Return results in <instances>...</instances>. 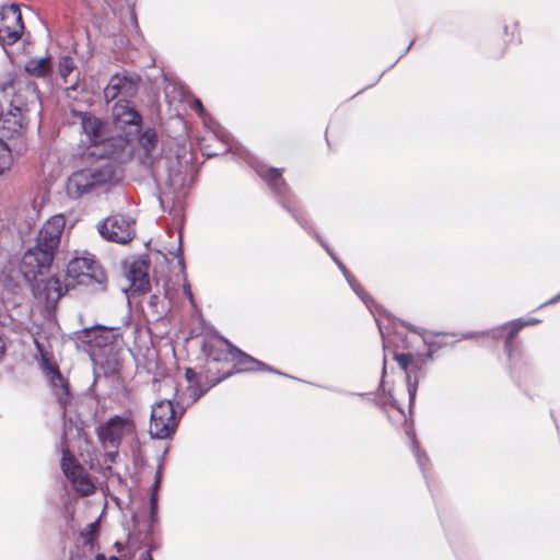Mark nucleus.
<instances>
[{
	"label": "nucleus",
	"instance_id": "nucleus-1",
	"mask_svg": "<svg viewBox=\"0 0 560 560\" xmlns=\"http://www.w3.org/2000/svg\"><path fill=\"white\" fill-rule=\"evenodd\" d=\"M34 342L37 351L40 353L42 366L49 381L52 394L59 407L62 409L63 434L61 441V469L73 488L81 495H89L94 491V485L83 467L74 458L75 453H81L83 444H86L83 423L79 417L72 412L73 396L69 390L68 382L62 377L58 368L48 360L43 345L36 338Z\"/></svg>",
	"mask_w": 560,
	"mask_h": 560
},
{
	"label": "nucleus",
	"instance_id": "nucleus-2",
	"mask_svg": "<svg viewBox=\"0 0 560 560\" xmlns=\"http://www.w3.org/2000/svg\"><path fill=\"white\" fill-rule=\"evenodd\" d=\"M138 140L136 154L140 163L150 170L156 182H165L171 187L177 188L184 184L186 163H183L178 155L171 156L166 152L156 155L158 135L148 128L139 132L135 139Z\"/></svg>",
	"mask_w": 560,
	"mask_h": 560
},
{
	"label": "nucleus",
	"instance_id": "nucleus-3",
	"mask_svg": "<svg viewBox=\"0 0 560 560\" xmlns=\"http://www.w3.org/2000/svg\"><path fill=\"white\" fill-rule=\"evenodd\" d=\"M40 114V98L35 83H28L12 97L10 109L3 116L1 128L9 138L18 141L15 151L26 148L25 131L32 116Z\"/></svg>",
	"mask_w": 560,
	"mask_h": 560
},
{
	"label": "nucleus",
	"instance_id": "nucleus-4",
	"mask_svg": "<svg viewBox=\"0 0 560 560\" xmlns=\"http://www.w3.org/2000/svg\"><path fill=\"white\" fill-rule=\"evenodd\" d=\"M401 339L400 347L410 349L407 353H395V359L399 366L406 373L407 390L410 404L413 402L417 394L418 381L423 375L422 366L431 359V347L428 346L425 338L418 331H411L405 336L397 331Z\"/></svg>",
	"mask_w": 560,
	"mask_h": 560
},
{
	"label": "nucleus",
	"instance_id": "nucleus-5",
	"mask_svg": "<svg viewBox=\"0 0 560 560\" xmlns=\"http://www.w3.org/2000/svg\"><path fill=\"white\" fill-rule=\"evenodd\" d=\"M253 167L257 175L262 178L268 185L271 187V189L275 191L276 195H278L281 198V202L284 208H287L290 212H293L291 207L288 205L287 195L289 194L288 187L284 183V180L281 177V171L279 168L269 167L264 163L255 162L253 164ZM292 215L295 218L296 221H299L305 230H307L311 234L315 236V238L318 241V243L324 247V249L328 253V255L332 258V260L337 264L338 268L343 273L345 278L347 279L348 283L352 288V290L355 292V294L363 301V303L371 310V298L368 295V293L363 290V288L354 280V278L349 273V271L346 269V267L340 262L335 255L330 252L329 247L324 243V241L320 238V236L315 233L311 228L307 226L306 222L300 220L295 213H292Z\"/></svg>",
	"mask_w": 560,
	"mask_h": 560
},
{
	"label": "nucleus",
	"instance_id": "nucleus-6",
	"mask_svg": "<svg viewBox=\"0 0 560 560\" xmlns=\"http://www.w3.org/2000/svg\"><path fill=\"white\" fill-rule=\"evenodd\" d=\"M112 118L117 144L113 145L114 148L108 154L113 155L115 161L122 162L129 159L133 152L132 141L140 131L142 118L136 108L124 100L113 106Z\"/></svg>",
	"mask_w": 560,
	"mask_h": 560
},
{
	"label": "nucleus",
	"instance_id": "nucleus-7",
	"mask_svg": "<svg viewBox=\"0 0 560 560\" xmlns=\"http://www.w3.org/2000/svg\"><path fill=\"white\" fill-rule=\"evenodd\" d=\"M92 165L74 172L68 179L67 191L71 197L79 198L95 188L108 183L114 177L109 163L110 158L103 156Z\"/></svg>",
	"mask_w": 560,
	"mask_h": 560
},
{
	"label": "nucleus",
	"instance_id": "nucleus-8",
	"mask_svg": "<svg viewBox=\"0 0 560 560\" xmlns=\"http://www.w3.org/2000/svg\"><path fill=\"white\" fill-rule=\"evenodd\" d=\"M171 399H162L152 406L150 418V434L154 439H167L174 434L179 417Z\"/></svg>",
	"mask_w": 560,
	"mask_h": 560
},
{
	"label": "nucleus",
	"instance_id": "nucleus-9",
	"mask_svg": "<svg viewBox=\"0 0 560 560\" xmlns=\"http://www.w3.org/2000/svg\"><path fill=\"white\" fill-rule=\"evenodd\" d=\"M135 220L124 214H114L97 224L100 235L118 244H127L135 235Z\"/></svg>",
	"mask_w": 560,
	"mask_h": 560
},
{
	"label": "nucleus",
	"instance_id": "nucleus-10",
	"mask_svg": "<svg viewBox=\"0 0 560 560\" xmlns=\"http://www.w3.org/2000/svg\"><path fill=\"white\" fill-rule=\"evenodd\" d=\"M135 423L129 417L115 416L98 429V438L104 447L117 448L124 438L132 436Z\"/></svg>",
	"mask_w": 560,
	"mask_h": 560
},
{
	"label": "nucleus",
	"instance_id": "nucleus-11",
	"mask_svg": "<svg viewBox=\"0 0 560 560\" xmlns=\"http://www.w3.org/2000/svg\"><path fill=\"white\" fill-rule=\"evenodd\" d=\"M23 30L24 24L19 7L0 4V43L14 44L20 39Z\"/></svg>",
	"mask_w": 560,
	"mask_h": 560
},
{
	"label": "nucleus",
	"instance_id": "nucleus-12",
	"mask_svg": "<svg viewBox=\"0 0 560 560\" xmlns=\"http://www.w3.org/2000/svg\"><path fill=\"white\" fill-rule=\"evenodd\" d=\"M67 275L73 279L88 278L98 284L106 281V275L95 260L94 255L88 252H83L69 261Z\"/></svg>",
	"mask_w": 560,
	"mask_h": 560
},
{
	"label": "nucleus",
	"instance_id": "nucleus-13",
	"mask_svg": "<svg viewBox=\"0 0 560 560\" xmlns=\"http://www.w3.org/2000/svg\"><path fill=\"white\" fill-rule=\"evenodd\" d=\"M54 259V255L37 245L27 249L21 260L20 269L26 281L36 280L37 276L45 273Z\"/></svg>",
	"mask_w": 560,
	"mask_h": 560
},
{
	"label": "nucleus",
	"instance_id": "nucleus-14",
	"mask_svg": "<svg viewBox=\"0 0 560 560\" xmlns=\"http://www.w3.org/2000/svg\"><path fill=\"white\" fill-rule=\"evenodd\" d=\"M65 226L66 219L62 214L50 217L38 231L35 245L55 256V252L60 243Z\"/></svg>",
	"mask_w": 560,
	"mask_h": 560
},
{
	"label": "nucleus",
	"instance_id": "nucleus-15",
	"mask_svg": "<svg viewBox=\"0 0 560 560\" xmlns=\"http://www.w3.org/2000/svg\"><path fill=\"white\" fill-rule=\"evenodd\" d=\"M140 78L128 72L114 74L106 88L104 96L107 102L114 101L117 96L132 97L138 91Z\"/></svg>",
	"mask_w": 560,
	"mask_h": 560
},
{
	"label": "nucleus",
	"instance_id": "nucleus-16",
	"mask_svg": "<svg viewBox=\"0 0 560 560\" xmlns=\"http://www.w3.org/2000/svg\"><path fill=\"white\" fill-rule=\"evenodd\" d=\"M81 126L83 132L86 135L88 139L94 144H103L104 152L102 154H106L107 158H113V155L108 154L107 147L112 145L110 140H105L104 138V124L96 117L91 115H83L81 119Z\"/></svg>",
	"mask_w": 560,
	"mask_h": 560
},
{
	"label": "nucleus",
	"instance_id": "nucleus-17",
	"mask_svg": "<svg viewBox=\"0 0 560 560\" xmlns=\"http://www.w3.org/2000/svg\"><path fill=\"white\" fill-rule=\"evenodd\" d=\"M233 357L232 362L236 369V372H254V371H268L272 373H279L278 371L266 365L261 361L250 357L249 354L241 351L238 348L232 350Z\"/></svg>",
	"mask_w": 560,
	"mask_h": 560
},
{
	"label": "nucleus",
	"instance_id": "nucleus-18",
	"mask_svg": "<svg viewBox=\"0 0 560 560\" xmlns=\"http://www.w3.org/2000/svg\"><path fill=\"white\" fill-rule=\"evenodd\" d=\"M234 349H236V347H234L224 338H218L205 346V351L208 355V359L213 362H223L232 360V350Z\"/></svg>",
	"mask_w": 560,
	"mask_h": 560
},
{
	"label": "nucleus",
	"instance_id": "nucleus-19",
	"mask_svg": "<svg viewBox=\"0 0 560 560\" xmlns=\"http://www.w3.org/2000/svg\"><path fill=\"white\" fill-rule=\"evenodd\" d=\"M128 279L132 294H143L150 290V278L144 266L137 264L131 265Z\"/></svg>",
	"mask_w": 560,
	"mask_h": 560
},
{
	"label": "nucleus",
	"instance_id": "nucleus-20",
	"mask_svg": "<svg viewBox=\"0 0 560 560\" xmlns=\"http://www.w3.org/2000/svg\"><path fill=\"white\" fill-rule=\"evenodd\" d=\"M523 327H524V324H522V319H517V320H513L511 323L504 324L503 326L497 327V328L492 329L491 331H489L488 334H491V336L493 338H500L504 330H509L506 334L505 351L510 355L511 349H512V341H513L514 337L516 336V334L520 331V329ZM486 334L487 332H480V335H482V336ZM478 335H479V332H470V334L464 335L463 337L465 339H469V338H474Z\"/></svg>",
	"mask_w": 560,
	"mask_h": 560
},
{
	"label": "nucleus",
	"instance_id": "nucleus-21",
	"mask_svg": "<svg viewBox=\"0 0 560 560\" xmlns=\"http://www.w3.org/2000/svg\"><path fill=\"white\" fill-rule=\"evenodd\" d=\"M206 388H202L198 382L191 383L187 386L186 392L177 397L176 405L180 408V413L184 410L197 401L205 393Z\"/></svg>",
	"mask_w": 560,
	"mask_h": 560
},
{
	"label": "nucleus",
	"instance_id": "nucleus-22",
	"mask_svg": "<svg viewBox=\"0 0 560 560\" xmlns=\"http://www.w3.org/2000/svg\"><path fill=\"white\" fill-rule=\"evenodd\" d=\"M51 62L49 58H32L25 63V71L36 78H45L50 73Z\"/></svg>",
	"mask_w": 560,
	"mask_h": 560
},
{
	"label": "nucleus",
	"instance_id": "nucleus-23",
	"mask_svg": "<svg viewBox=\"0 0 560 560\" xmlns=\"http://www.w3.org/2000/svg\"><path fill=\"white\" fill-rule=\"evenodd\" d=\"M102 329L100 326H94L91 328H84L82 330L75 331V340L81 343H86L95 347L103 346V339L101 336Z\"/></svg>",
	"mask_w": 560,
	"mask_h": 560
},
{
	"label": "nucleus",
	"instance_id": "nucleus-24",
	"mask_svg": "<svg viewBox=\"0 0 560 560\" xmlns=\"http://www.w3.org/2000/svg\"><path fill=\"white\" fill-rule=\"evenodd\" d=\"M26 83L16 82L15 74L13 72H7L0 78V93L4 96H10L13 94V97L19 92L20 89H23Z\"/></svg>",
	"mask_w": 560,
	"mask_h": 560
},
{
	"label": "nucleus",
	"instance_id": "nucleus-25",
	"mask_svg": "<svg viewBox=\"0 0 560 560\" xmlns=\"http://www.w3.org/2000/svg\"><path fill=\"white\" fill-rule=\"evenodd\" d=\"M43 290L46 299L50 302L58 301L66 292L59 278L55 276L45 281Z\"/></svg>",
	"mask_w": 560,
	"mask_h": 560
},
{
	"label": "nucleus",
	"instance_id": "nucleus-26",
	"mask_svg": "<svg viewBox=\"0 0 560 560\" xmlns=\"http://www.w3.org/2000/svg\"><path fill=\"white\" fill-rule=\"evenodd\" d=\"M212 136L215 138L217 142L221 144L222 149L207 151L206 154L208 156L219 155V154L225 153L228 151H234V150H235V152L238 151V148L235 147V144L233 143L230 136L228 133H225L224 131L218 130L215 132H212Z\"/></svg>",
	"mask_w": 560,
	"mask_h": 560
},
{
	"label": "nucleus",
	"instance_id": "nucleus-27",
	"mask_svg": "<svg viewBox=\"0 0 560 560\" xmlns=\"http://www.w3.org/2000/svg\"><path fill=\"white\" fill-rule=\"evenodd\" d=\"M13 163L12 148L0 140V175L10 170Z\"/></svg>",
	"mask_w": 560,
	"mask_h": 560
},
{
	"label": "nucleus",
	"instance_id": "nucleus-28",
	"mask_svg": "<svg viewBox=\"0 0 560 560\" xmlns=\"http://www.w3.org/2000/svg\"><path fill=\"white\" fill-rule=\"evenodd\" d=\"M74 61L71 57H61L58 65V72L60 77L66 81L67 77L73 71Z\"/></svg>",
	"mask_w": 560,
	"mask_h": 560
},
{
	"label": "nucleus",
	"instance_id": "nucleus-29",
	"mask_svg": "<svg viewBox=\"0 0 560 560\" xmlns=\"http://www.w3.org/2000/svg\"><path fill=\"white\" fill-rule=\"evenodd\" d=\"M98 533V523L97 522H94V523H91L89 524L82 532V536L84 538V542L85 544H89L91 542L95 536L97 535Z\"/></svg>",
	"mask_w": 560,
	"mask_h": 560
},
{
	"label": "nucleus",
	"instance_id": "nucleus-30",
	"mask_svg": "<svg viewBox=\"0 0 560 560\" xmlns=\"http://www.w3.org/2000/svg\"><path fill=\"white\" fill-rule=\"evenodd\" d=\"M412 450H413V454H415V456L417 458V462H418L419 466L421 468H423V465H424V462L427 460V457L424 455L420 454L417 441L415 439H412Z\"/></svg>",
	"mask_w": 560,
	"mask_h": 560
},
{
	"label": "nucleus",
	"instance_id": "nucleus-31",
	"mask_svg": "<svg viewBox=\"0 0 560 560\" xmlns=\"http://www.w3.org/2000/svg\"><path fill=\"white\" fill-rule=\"evenodd\" d=\"M185 376L189 384L198 382L197 381L198 375L192 369H187Z\"/></svg>",
	"mask_w": 560,
	"mask_h": 560
},
{
	"label": "nucleus",
	"instance_id": "nucleus-32",
	"mask_svg": "<svg viewBox=\"0 0 560 560\" xmlns=\"http://www.w3.org/2000/svg\"><path fill=\"white\" fill-rule=\"evenodd\" d=\"M160 386H163V387H168L171 389H175V382L167 377V378H164L162 382H161V385Z\"/></svg>",
	"mask_w": 560,
	"mask_h": 560
},
{
	"label": "nucleus",
	"instance_id": "nucleus-33",
	"mask_svg": "<svg viewBox=\"0 0 560 560\" xmlns=\"http://www.w3.org/2000/svg\"><path fill=\"white\" fill-rule=\"evenodd\" d=\"M184 292H185V295L190 300L192 301V293L190 291V285L188 283H185L184 284Z\"/></svg>",
	"mask_w": 560,
	"mask_h": 560
},
{
	"label": "nucleus",
	"instance_id": "nucleus-34",
	"mask_svg": "<svg viewBox=\"0 0 560 560\" xmlns=\"http://www.w3.org/2000/svg\"><path fill=\"white\" fill-rule=\"evenodd\" d=\"M538 323H540V320L537 319V318H530L528 320H522V324H524V326L535 325V324H538Z\"/></svg>",
	"mask_w": 560,
	"mask_h": 560
},
{
	"label": "nucleus",
	"instance_id": "nucleus-35",
	"mask_svg": "<svg viewBox=\"0 0 560 560\" xmlns=\"http://www.w3.org/2000/svg\"><path fill=\"white\" fill-rule=\"evenodd\" d=\"M95 560H119V559L115 556L107 558L104 555H97Z\"/></svg>",
	"mask_w": 560,
	"mask_h": 560
},
{
	"label": "nucleus",
	"instance_id": "nucleus-36",
	"mask_svg": "<svg viewBox=\"0 0 560 560\" xmlns=\"http://www.w3.org/2000/svg\"><path fill=\"white\" fill-rule=\"evenodd\" d=\"M195 106H196V108L198 109V112H199L200 114H202V113H203V106H202V104H201V102H200L199 100H196V101H195Z\"/></svg>",
	"mask_w": 560,
	"mask_h": 560
},
{
	"label": "nucleus",
	"instance_id": "nucleus-37",
	"mask_svg": "<svg viewBox=\"0 0 560 560\" xmlns=\"http://www.w3.org/2000/svg\"><path fill=\"white\" fill-rule=\"evenodd\" d=\"M560 301V293L553 296L551 300L547 302V304H555Z\"/></svg>",
	"mask_w": 560,
	"mask_h": 560
},
{
	"label": "nucleus",
	"instance_id": "nucleus-38",
	"mask_svg": "<svg viewBox=\"0 0 560 560\" xmlns=\"http://www.w3.org/2000/svg\"><path fill=\"white\" fill-rule=\"evenodd\" d=\"M158 301H159V296H158V295H152V296L150 298V304H151L152 306H155V305H156V303H158Z\"/></svg>",
	"mask_w": 560,
	"mask_h": 560
},
{
	"label": "nucleus",
	"instance_id": "nucleus-39",
	"mask_svg": "<svg viewBox=\"0 0 560 560\" xmlns=\"http://www.w3.org/2000/svg\"><path fill=\"white\" fill-rule=\"evenodd\" d=\"M139 560H153V559H152V557L149 553H145Z\"/></svg>",
	"mask_w": 560,
	"mask_h": 560
},
{
	"label": "nucleus",
	"instance_id": "nucleus-40",
	"mask_svg": "<svg viewBox=\"0 0 560 560\" xmlns=\"http://www.w3.org/2000/svg\"><path fill=\"white\" fill-rule=\"evenodd\" d=\"M378 329H380V332H381L382 337L384 338V331H383V328H382L381 324H378Z\"/></svg>",
	"mask_w": 560,
	"mask_h": 560
}]
</instances>
